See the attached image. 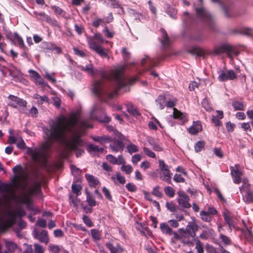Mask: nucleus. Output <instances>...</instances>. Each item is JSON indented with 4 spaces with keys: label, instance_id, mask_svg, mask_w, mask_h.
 I'll list each match as a JSON object with an SVG mask.
<instances>
[{
    "label": "nucleus",
    "instance_id": "nucleus-1",
    "mask_svg": "<svg viewBox=\"0 0 253 253\" xmlns=\"http://www.w3.org/2000/svg\"><path fill=\"white\" fill-rule=\"evenodd\" d=\"M92 126L86 119L80 120L77 113L71 114L67 119L63 115L56 117L55 120L49 122V128L44 129L46 140L39 148H27V153L32 160L37 164L44 165L46 163L48 150L55 141H64V145L68 151H76L77 157H80L84 150L82 147L85 143L81 138L85 128H92Z\"/></svg>",
    "mask_w": 253,
    "mask_h": 253
},
{
    "label": "nucleus",
    "instance_id": "nucleus-2",
    "mask_svg": "<svg viewBox=\"0 0 253 253\" xmlns=\"http://www.w3.org/2000/svg\"><path fill=\"white\" fill-rule=\"evenodd\" d=\"M82 69L89 75H98L101 77V80L94 82L92 91L104 102L113 97L117 94L119 90L126 86L128 84L123 74V67L116 68L111 74H108L102 69H94L92 64L82 66Z\"/></svg>",
    "mask_w": 253,
    "mask_h": 253
},
{
    "label": "nucleus",
    "instance_id": "nucleus-3",
    "mask_svg": "<svg viewBox=\"0 0 253 253\" xmlns=\"http://www.w3.org/2000/svg\"><path fill=\"white\" fill-rule=\"evenodd\" d=\"M13 172L15 173L14 178L16 184L19 188L22 191V196L24 198V202L26 204H29L31 199L29 196L39 195L41 194V186L37 182L34 183L32 187H29L27 192H25L27 186V180L28 178V174L27 172L22 169L20 165L16 166L13 168Z\"/></svg>",
    "mask_w": 253,
    "mask_h": 253
},
{
    "label": "nucleus",
    "instance_id": "nucleus-4",
    "mask_svg": "<svg viewBox=\"0 0 253 253\" xmlns=\"http://www.w3.org/2000/svg\"><path fill=\"white\" fill-rule=\"evenodd\" d=\"M107 128L108 131H112L115 136L112 143L110 144V147L112 151L114 152H118L120 150L123 151L125 147L123 141L125 139V136L118 130L115 129L112 126H108Z\"/></svg>",
    "mask_w": 253,
    "mask_h": 253
},
{
    "label": "nucleus",
    "instance_id": "nucleus-5",
    "mask_svg": "<svg viewBox=\"0 0 253 253\" xmlns=\"http://www.w3.org/2000/svg\"><path fill=\"white\" fill-rule=\"evenodd\" d=\"M93 39L98 41L100 42H104V39L99 33L94 34L92 38H89L88 40L89 47L92 50L95 51L100 56L109 58V55L105 49L101 45L96 43Z\"/></svg>",
    "mask_w": 253,
    "mask_h": 253
},
{
    "label": "nucleus",
    "instance_id": "nucleus-6",
    "mask_svg": "<svg viewBox=\"0 0 253 253\" xmlns=\"http://www.w3.org/2000/svg\"><path fill=\"white\" fill-rule=\"evenodd\" d=\"M242 194L243 201L247 204L253 203V191L251 190L250 184L247 178L242 180V185L239 187Z\"/></svg>",
    "mask_w": 253,
    "mask_h": 253
},
{
    "label": "nucleus",
    "instance_id": "nucleus-7",
    "mask_svg": "<svg viewBox=\"0 0 253 253\" xmlns=\"http://www.w3.org/2000/svg\"><path fill=\"white\" fill-rule=\"evenodd\" d=\"M198 18L207 24L210 28L213 29L214 19L213 17L203 6L195 8Z\"/></svg>",
    "mask_w": 253,
    "mask_h": 253
},
{
    "label": "nucleus",
    "instance_id": "nucleus-8",
    "mask_svg": "<svg viewBox=\"0 0 253 253\" xmlns=\"http://www.w3.org/2000/svg\"><path fill=\"white\" fill-rule=\"evenodd\" d=\"M8 98L11 101V102L8 103L9 106L14 108H16L17 106H18L21 107L19 109L20 112L24 114H28L29 111L27 108V103L26 100L13 95H9Z\"/></svg>",
    "mask_w": 253,
    "mask_h": 253
},
{
    "label": "nucleus",
    "instance_id": "nucleus-9",
    "mask_svg": "<svg viewBox=\"0 0 253 253\" xmlns=\"http://www.w3.org/2000/svg\"><path fill=\"white\" fill-rule=\"evenodd\" d=\"M159 168L161 171L160 177L162 180L167 182L168 183H171L172 172L169 169V166L165 163L162 160L159 161Z\"/></svg>",
    "mask_w": 253,
    "mask_h": 253
},
{
    "label": "nucleus",
    "instance_id": "nucleus-10",
    "mask_svg": "<svg viewBox=\"0 0 253 253\" xmlns=\"http://www.w3.org/2000/svg\"><path fill=\"white\" fill-rule=\"evenodd\" d=\"M217 73L218 74V80L220 82L234 80L237 77L236 74L233 70H229L227 71L220 70L217 72Z\"/></svg>",
    "mask_w": 253,
    "mask_h": 253
},
{
    "label": "nucleus",
    "instance_id": "nucleus-11",
    "mask_svg": "<svg viewBox=\"0 0 253 253\" xmlns=\"http://www.w3.org/2000/svg\"><path fill=\"white\" fill-rule=\"evenodd\" d=\"M178 197L177 202L178 204L185 208H189L191 207V204L189 203V198L188 196L183 191H179L177 192Z\"/></svg>",
    "mask_w": 253,
    "mask_h": 253
},
{
    "label": "nucleus",
    "instance_id": "nucleus-12",
    "mask_svg": "<svg viewBox=\"0 0 253 253\" xmlns=\"http://www.w3.org/2000/svg\"><path fill=\"white\" fill-rule=\"evenodd\" d=\"M238 165H235V169L232 166L230 167L231 174L233 178V182L235 184H239L240 182H242V180L245 178H241L242 173L241 171L238 169Z\"/></svg>",
    "mask_w": 253,
    "mask_h": 253
},
{
    "label": "nucleus",
    "instance_id": "nucleus-13",
    "mask_svg": "<svg viewBox=\"0 0 253 253\" xmlns=\"http://www.w3.org/2000/svg\"><path fill=\"white\" fill-rule=\"evenodd\" d=\"M232 47L227 43H223L216 46L213 49V52L215 54H220L224 52H230L232 51Z\"/></svg>",
    "mask_w": 253,
    "mask_h": 253
},
{
    "label": "nucleus",
    "instance_id": "nucleus-14",
    "mask_svg": "<svg viewBox=\"0 0 253 253\" xmlns=\"http://www.w3.org/2000/svg\"><path fill=\"white\" fill-rule=\"evenodd\" d=\"M223 215L225 223L228 225V230L230 231V232H231L232 227H234L235 226V222L234 220L233 216L228 211L224 212Z\"/></svg>",
    "mask_w": 253,
    "mask_h": 253
},
{
    "label": "nucleus",
    "instance_id": "nucleus-15",
    "mask_svg": "<svg viewBox=\"0 0 253 253\" xmlns=\"http://www.w3.org/2000/svg\"><path fill=\"white\" fill-rule=\"evenodd\" d=\"M34 237L42 243H44L46 244L48 242L47 232L45 230H42L40 233L37 230H35Z\"/></svg>",
    "mask_w": 253,
    "mask_h": 253
},
{
    "label": "nucleus",
    "instance_id": "nucleus-16",
    "mask_svg": "<svg viewBox=\"0 0 253 253\" xmlns=\"http://www.w3.org/2000/svg\"><path fill=\"white\" fill-rule=\"evenodd\" d=\"M4 243L6 249L4 253H13L17 248V244L12 241L4 240Z\"/></svg>",
    "mask_w": 253,
    "mask_h": 253
},
{
    "label": "nucleus",
    "instance_id": "nucleus-17",
    "mask_svg": "<svg viewBox=\"0 0 253 253\" xmlns=\"http://www.w3.org/2000/svg\"><path fill=\"white\" fill-rule=\"evenodd\" d=\"M202 129V126L200 122L197 121L193 123V125L189 128L188 132L193 135L197 134Z\"/></svg>",
    "mask_w": 253,
    "mask_h": 253
},
{
    "label": "nucleus",
    "instance_id": "nucleus-18",
    "mask_svg": "<svg viewBox=\"0 0 253 253\" xmlns=\"http://www.w3.org/2000/svg\"><path fill=\"white\" fill-rule=\"evenodd\" d=\"M173 116L174 119L179 120L182 123H184L187 121V115L180 112L175 108H173Z\"/></svg>",
    "mask_w": 253,
    "mask_h": 253
},
{
    "label": "nucleus",
    "instance_id": "nucleus-19",
    "mask_svg": "<svg viewBox=\"0 0 253 253\" xmlns=\"http://www.w3.org/2000/svg\"><path fill=\"white\" fill-rule=\"evenodd\" d=\"M198 230V226L195 223L189 224L187 225L184 231L188 233L191 237H195L196 231Z\"/></svg>",
    "mask_w": 253,
    "mask_h": 253
},
{
    "label": "nucleus",
    "instance_id": "nucleus-20",
    "mask_svg": "<svg viewBox=\"0 0 253 253\" xmlns=\"http://www.w3.org/2000/svg\"><path fill=\"white\" fill-rule=\"evenodd\" d=\"M146 64H148L149 68H153L157 65L154 59L150 58L148 56L145 55L141 61V65L144 66Z\"/></svg>",
    "mask_w": 253,
    "mask_h": 253
},
{
    "label": "nucleus",
    "instance_id": "nucleus-21",
    "mask_svg": "<svg viewBox=\"0 0 253 253\" xmlns=\"http://www.w3.org/2000/svg\"><path fill=\"white\" fill-rule=\"evenodd\" d=\"M85 177L86 178L88 184L90 187H95L99 183L98 179L92 175L89 174H85Z\"/></svg>",
    "mask_w": 253,
    "mask_h": 253
},
{
    "label": "nucleus",
    "instance_id": "nucleus-22",
    "mask_svg": "<svg viewBox=\"0 0 253 253\" xmlns=\"http://www.w3.org/2000/svg\"><path fill=\"white\" fill-rule=\"evenodd\" d=\"M216 112L218 115V117L215 116H212V122L214 124L215 126H220L221 125V122L220 119H221L223 117V111L220 110H217Z\"/></svg>",
    "mask_w": 253,
    "mask_h": 253
},
{
    "label": "nucleus",
    "instance_id": "nucleus-23",
    "mask_svg": "<svg viewBox=\"0 0 253 253\" xmlns=\"http://www.w3.org/2000/svg\"><path fill=\"white\" fill-rule=\"evenodd\" d=\"M111 178L116 184H118V182L122 184H124L126 182L125 177L121 175L119 172L117 173L115 176H112Z\"/></svg>",
    "mask_w": 253,
    "mask_h": 253
},
{
    "label": "nucleus",
    "instance_id": "nucleus-24",
    "mask_svg": "<svg viewBox=\"0 0 253 253\" xmlns=\"http://www.w3.org/2000/svg\"><path fill=\"white\" fill-rule=\"evenodd\" d=\"M92 139L94 141L98 142L102 144L105 143L106 142H111V143L113 142L112 138L107 136H94L92 137Z\"/></svg>",
    "mask_w": 253,
    "mask_h": 253
},
{
    "label": "nucleus",
    "instance_id": "nucleus-25",
    "mask_svg": "<svg viewBox=\"0 0 253 253\" xmlns=\"http://www.w3.org/2000/svg\"><path fill=\"white\" fill-rule=\"evenodd\" d=\"M238 33L246 36H252L253 35V28L248 27H241L238 30Z\"/></svg>",
    "mask_w": 253,
    "mask_h": 253
},
{
    "label": "nucleus",
    "instance_id": "nucleus-26",
    "mask_svg": "<svg viewBox=\"0 0 253 253\" xmlns=\"http://www.w3.org/2000/svg\"><path fill=\"white\" fill-rule=\"evenodd\" d=\"M13 39L14 40L17 42V45L20 48L23 49H25L27 48L24 43L22 38L17 33H14Z\"/></svg>",
    "mask_w": 253,
    "mask_h": 253
},
{
    "label": "nucleus",
    "instance_id": "nucleus-27",
    "mask_svg": "<svg viewBox=\"0 0 253 253\" xmlns=\"http://www.w3.org/2000/svg\"><path fill=\"white\" fill-rule=\"evenodd\" d=\"M163 233L170 235L172 234V229L166 223H162L160 224V227Z\"/></svg>",
    "mask_w": 253,
    "mask_h": 253
},
{
    "label": "nucleus",
    "instance_id": "nucleus-28",
    "mask_svg": "<svg viewBox=\"0 0 253 253\" xmlns=\"http://www.w3.org/2000/svg\"><path fill=\"white\" fill-rule=\"evenodd\" d=\"M34 98L37 100L39 104H42L44 102H48V98L46 95L41 96L37 93H35L33 96Z\"/></svg>",
    "mask_w": 253,
    "mask_h": 253
},
{
    "label": "nucleus",
    "instance_id": "nucleus-29",
    "mask_svg": "<svg viewBox=\"0 0 253 253\" xmlns=\"http://www.w3.org/2000/svg\"><path fill=\"white\" fill-rule=\"evenodd\" d=\"M157 105L160 109H163L166 105L165 97L160 95L156 100Z\"/></svg>",
    "mask_w": 253,
    "mask_h": 253
},
{
    "label": "nucleus",
    "instance_id": "nucleus-30",
    "mask_svg": "<svg viewBox=\"0 0 253 253\" xmlns=\"http://www.w3.org/2000/svg\"><path fill=\"white\" fill-rule=\"evenodd\" d=\"M104 2L108 6L111 7L113 8H119L121 6L117 0H104Z\"/></svg>",
    "mask_w": 253,
    "mask_h": 253
},
{
    "label": "nucleus",
    "instance_id": "nucleus-31",
    "mask_svg": "<svg viewBox=\"0 0 253 253\" xmlns=\"http://www.w3.org/2000/svg\"><path fill=\"white\" fill-rule=\"evenodd\" d=\"M87 150L89 153H92L99 151L102 152L103 151V148H99L97 145L91 144L88 146Z\"/></svg>",
    "mask_w": 253,
    "mask_h": 253
},
{
    "label": "nucleus",
    "instance_id": "nucleus-32",
    "mask_svg": "<svg viewBox=\"0 0 253 253\" xmlns=\"http://www.w3.org/2000/svg\"><path fill=\"white\" fill-rule=\"evenodd\" d=\"M86 194V202L88 203V205L91 208L92 207H94L96 205V202L95 200L92 198V196L90 194V193L86 191L85 192Z\"/></svg>",
    "mask_w": 253,
    "mask_h": 253
},
{
    "label": "nucleus",
    "instance_id": "nucleus-33",
    "mask_svg": "<svg viewBox=\"0 0 253 253\" xmlns=\"http://www.w3.org/2000/svg\"><path fill=\"white\" fill-rule=\"evenodd\" d=\"M161 31L163 35V39L161 40V43L164 46H165L169 44V38L166 32L164 29H162Z\"/></svg>",
    "mask_w": 253,
    "mask_h": 253
},
{
    "label": "nucleus",
    "instance_id": "nucleus-34",
    "mask_svg": "<svg viewBox=\"0 0 253 253\" xmlns=\"http://www.w3.org/2000/svg\"><path fill=\"white\" fill-rule=\"evenodd\" d=\"M91 235L94 241H99L101 239V234L100 231L96 229L90 230Z\"/></svg>",
    "mask_w": 253,
    "mask_h": 253
},
{
    "label": "nucleus",
    "instance_id": "nucleus-35",
    "mask_svg": "<svg viewBox=\"0 0 253 253\" xmlns=\"http://www.w3.org/2000/svg\"><path fill=\"white\" fill-rule=\"evenodd\" d=\"M200 216L201 219L205 222H210L212 219V216L205 211H201Z\"/></svg>",
    "mask_w": 253,
    "mask_h": 253
},
{
    "label": "nucleus",
    "instance_id": "nucleus-36",
    "mask_svg": "<svg viewBox=\"0 0 253 253\" xmlns=\"http://www.w3.org/2000/svg\"><path fill=\"white\" fill-rule=\"evenodd\" d=\"M205 142L204 141H203V140L198 141L195 144V146H194L195 151L196 152H199L202 151V149L205 147Z\"/></svg>",
    "mask_w": 253,
    "mask_h": 253
},
{
    "label": "nucleus",
    "instance_id": "nucleus-37",
    "mask_svg": "<svg viewBox=\"0 0 253 253\" xmlns=\"http://www.w3.org/2000/svg\"><path fill=\"white\" fill-rule=\"evenodd\" d=\"M232 106L235 110H244V105L239 101H235L232 103Z\"/></svg>",
    "mask_w": 253,
    "mask_h": 253
},
{
    "label": "nucleus",
    "instance_id": "nucleus-38",
    "mask_svg": "<svg viewBox=\"0 0 253 253\" xmlns=\"http://www.w3.org/2000/svg\"><path fill=\"white\" fill-rule=\"evenodd\" d=\"M196 241V247L195 248L197 251L198 253H204V250L203 248V245L202 243L199 240L194 239Z\"/></svg>",
    "mask_w": 253,
    "mask_h": 253
},
{
    "label": "nucleus",
    "instance_id": "nucleus-39",
    "mask_svg": "<svg viewBox=\"0 0 253 253\" xmlns=\"http://www.w3.org/2000/svg\"><path fill=\"white\" fill-rule=\"evenodd\" d=\"M212 232L213 230L211 229L203 231L200 235V237L202 239H207L212 234Z\"/></svg>",
    "mask_w": 253,
    "mask_h": 253
},
{
    "label": "nucleus",
    "instance_id": "nucleus-40",
    "mask_svg": "<svg viewBox=\"0 0 253 253\" xmlns=\"http://www.w3.org/2000/svg\"><path fill=\"white\" fill-rule=\"evenodd\" d=\"M164 191L165 194L170 198H172L175 194V192L173 189L170 186H166L164 188Z\"/></svg>",
    "mask_w": 253,
    "mask_h": 253
},
{
    "label": "nucleus",
    "instance_id": "nucleus-41",
    "mask_svg": "<svg viewBox=\"0 0 253 253\" xmlns=\"http://www.w3.org/2000/svg\"><path fill=\"white\" fill-rule=\"evenodd\" d=\"M126 148L129 153L132 154L138 151V148L136 145L132 143H130L127 145Z\"/></svg>",
    "mask_w": 253,
    "mask_h": 253
},
{
    "label": "nucleus",
    "instance_id": "nucleus-42",
    "mask_svg": "<svg viewBox=\"0 0 253 253\" xmlns=\"http://www.w3.org/2000/svg\"><path fill=\"white\" fill-rule=\"evenodd\" d=\"M202 106L205 108V109L209 112H211L212 110V109L211 107V104L209 103L208 99L207 98H205L203 100L202 102Z\"/></svg>",
    "mask_w": 253,
    "mask_h": 253
},
{
    "label": "nucleus",
    "instance_id": "nucleus-43",
    "mask_svg": "<svg viewBox=\"0 0 253 253\" xmlns=\"http://www.w3.org/2000/svg\"><path fill=\"white\" fill-rule=\"evenodd\" d=\"M81 186L80 185H77L75 183H73L72 185V190L74 193L76 194L77 196L81 195Z\"/></svg>",
    "mask_w": 253,
    "mask_h": 253
},
{
    "label": "nucleus",
    "instance_id": "nucleus-44",
    "mask_svg": "<svg viewBox=\"0 0 253 253\" xmlns=\"http://www.w3.org/2000/svg\"><path fill=\"white\" fill-rule=\"evenodd\" d=\"M112 242L113 240L111 239L110 241L106 243V246L111 253H116V245L114 246Z\"/></svg>",
    "mask_w": 253,
    "mask_h": 253
},
{
    "label": "nucleus",
    "instance_id": "nucleus-45",
    "mask_svg": "<svg viewBox=\"0 0 253 253\" xmlns=\"http://www.w3.org/2000/svg\"><path fill=\"white\" fill-rule=\"evenodd\" d=\"M70 169L72 174L75 176L80 175L82 172V170L80 169L77 168L73 165H70Z\"/></svg>",
    "mask_w": 253,
    "mask_h": 253
},
{
    "label": "nucleus",
    "instance_id": "nucleus-46",
    "mask_svg": "<svg viewBox=\"0 0 253 253\" xmlns=\"http://www.w3.org/2000/svg\"><path fill=\"white\" fill-rule=\"evenodd\" d=\"M121 170L125 172L127 174H129L131 173L132 171V167L129 165H123L121 167Z\"/></svg>",
    "mask_w": 253,
    "mask_h": 253
},
{
    "label": "nucleus",
    "instance_id": "nucleus-47",
    "mask_svg": "<svg viewBox=\"0 0 253 253\" xmlns=\"http://www.w3.org/2000/svg\"><path fill=\"white\" fill-rule=\"evenodd\" d=\"M101 109L100 106L98 104H95L92 107V109L90 113V117L91 119H96V117L94 116V113L95 112Z\"/></svg>",
    "mask_w": 253,
    "mask_h": 253
},
{
    "label": "nucleus",
    "instance_id": "nucleus-48",
    "mask_svg": "<svg viewBox=\"0 0 253 253\" xmlns=\"http://www.w3.org/2000/svg\"><path fill=\"white\" fill-rule=\"evenodd\" d=\"M49 249L50 251L53 253H59L60 251V249L59 246L53 245L51 244H49Z\"/></svg>",
    "mask_w": 253,
    "mask_h": 253
},
{
    "label": "nucleus",
    "instance_id": "nucleus-49",
    "mask_svg": "<svg viewBox=\"0 0 253 253\" xmlns=\"http://www.w3.org/2000/svg\"><path fill=\"white\" fill-rule=\"evenodd\" d=\"M102 192L104 193L105 197L110 201H112V196L110 194L109 190L106 188L105 187H103L102 188Z\"/></svg>",
    "mask_w": 253,
    "mask_h": 253
},
{
    "label": "nucleus",
    "instance_id": "nucleus-50",
    "mask_svg": "<svg viewBox=\"0 0 253 253\" xmlns=\"http://www.w3.org/2000/svg\"><path fill=\"white\" fill-rule=\"evenodd\" d=\"M83 220L84 223L86 224V225L90 227L93 226V223L87 215H84L83 217Z\"/></svg>",
    "mask_w": 253,
    "mask_h": 253
},
{
    "label": "nucleus",
    "instance_id": "nucleus-51",
    "mask_svg": "<svg viewBox=\"0 0 253 253\" xmlns=\"http://www.w3.org/2000/svg\"><path fill=\"white\" fill-rule=\"evenodd\" d=\"M143 151L147 156L150 158H155L156 157L155 154L146 147H143Z\"/></svg>",
    "mask_w": 253,
    "mask_h": 253
},
{
    "label": "nucleus",
    "instance_id": "nucleus-52",
    "mask_svg": "<svg viewBox=\"0 0 253 253\" xmlns=\"http://www.w3.org/2000/svg\"><path fill=\"white\" fill-rule=\"evenodd\" d=\"M104 19L103 18H97L92 22V26L97 28L102 23H104Z\"/></svg>",
    "mask_w": 253,
    "mask_h": 253
},
{
    "label": "nucleus",
    "instance_id": "nucleus-53",
    "mask_svg": "<svg viewBox=\"0 0 253 253\" xmlns=\"http://www.w3.org/2000/svg\"><path fill=\"white\" fill-rule=\"evenodd\" d=\"M35 15H36V17L38 18V16H40V19L42 20L43 21H46L47 18L48 17V15L46 14L44 12H34Z\"/></svg>",
    "mask_w": 253,
    "mask_h": 253
},
{
    "label": "nucleus",
    "instance_id": "nucleus-54",
    "mask_svg": "<svg viewBox=\"0 0 253 253\" xmlns=\"http://www.w3.org/2000/svg\"><path fill=\"white\" fill-rule=\"evenodd\" d=\"M126 187L128 191L131 192H135L137 189L136 186L132 183H127Z\"/></svg>",
    "mask_w": 253,
    "mask_h": 253
},
{
    "label": "nucleus",
    "instance_id": "nucleus-55",
    "mask_svg": "<svg viewBox=\"0 0 253 253\" xmlns=\"http://www.w3.org/2000/svg\"><path fill=\"white\" fill-rule=\"evenodd\" d=\"M11 189V186L10 184H6L2 185L0 187V191L5 192V193H8V192H10Z\"/></svg>",
    "mask_w": 253,
    "mask_h": 253
},
{
    "label": "nucleus",
    "instance_id": "nucleus-56",
    "mask_svg": "<svg viewBox=\"0 0 253 253\" xmlns=\"http://www.w3.org/2000/svg\"><path fill=\"white\" fill-rule=\"evenodd\" d=\"M29 73L30 74L31 77L35 80V82L37 80L40 76V74L38 72L33 70H30L29 71Z\"/></svg>",
    "mask_w": 253,
    "mask_h": 253
},
{
    "label": "nucleus",
    "instance_id": "nucleus-57",
    "mask_svg": "<svg viewBox=\"0 0 253 253\" xmlns=\"http://www.w3.org/2000/svg\"><path fill=\"white\" fill-rule=\"evenodd\" d=\"M28 113L27 115H30L32 117H36L38 113V110L35 107H32L30 110H28Z\"/></svg>",
    "mask_w": 253,
    "mask_h": 253
},
{
    "label": "nucleus",
    "instance_id": "nucleus-58",
    "mask_svg": "<svg viewBox=\"0 0 253 253\" xmlns=\"http://www.w3.org/2000/svg\"><path fill=\"white\" fill-rule=\"evenodd\" d=\"M166 206L168 210L172 212L176 211L175 206L172 203L167 202Z\"/></svg>",
    "mask_w": 253,
    "mask_h": 253
},
{
    "label": "nucleus",
    "instance_id": "nucleus-59",
    "mask_svg": "<svg viewBox=\"0 0 253 253\" xmlns=\"http://www.w3.org/2000/svg\"><path fill=\"white\" fill-rule=\"evenodd\" d=\"M106 159L112 164L117 165V158L114 156L109 154L106 156Z\"/></svg>",
    "mask_w": 253,
    "mask_h": 253
},
{
    "label": "nucleus",
    "instance_id": "nucleus-60",
    "mask_svg": "<svg viewBox=\"0 0 253 253\" xmlns=\"http://www.w3.org/2000/svg\"><path fill=\"white\" fill-rule=\"evenodd\" d=\"M45 21L53 26H58L57 21L55 19L51 18L50 16H48Z\"/></svg>",
    "mask_w": 253,
    "mask_h": 253
},
{
    "label": "nucleus",
    "instance_id": "nucleus-61",
    "mask_svg": "<svg viewBox=\"0 0 253 253\" xmlns=\"http://www.w3.org/2000/svg\"><path fill=\"white\" fill-rule=\"evenodd\" d=\"M35 253H44V250L42 246L36 244L34 245Z\"/></svg>",
    "mask_w": 253,
    "mask_h": 253
},
{
    "label": "nucleus",
    "instance_id": "nucleus-62",
    "mask_svg": "<svg viewBox=\"0 0 253 253\" xmlns=\"http://www.w3.org/2000/svg\"><path fill=\"white\" fill-rule=\"evenodd\" d=\"M173 180L176 182H184L185 181V179L178 174H175L174 175Z\"/></svg>",
    "mask_w": 253,
    "mask_h": 253
},
{
    "label": "nucleus",
    "instance_id": "nucleus-63",
    "mask_svg": "<svg viewBox=\"0 0 253 253\" xmlns=\"http://www.w3.org/2000/svg\"><path fill=\"white\" fill-rule=\"evenodd\" d=\"M103 32L105 33L106 37L109 38H112L114 36V33L113 32L110 31L107 26L105 27L103 30Z\"/></svg>",
    "mask_w": 253,
    "mask_h": 253
},
{
    "label": "nucleus",
    "instance_id": "nucleus-64",
    "mask_svg": "<svg viewBox=\"0 0 253 253\" xmlns=\"http://www.w3.org/2000/svg\"><path fill=\"white\" fill-rule=\"evenodd\" d=\"M152 193L153 195L156 196L159 198H161L163 195L161 192L160 191H159L158 187H154L153 188Z\"/></svg>",
    "mask_w": 253,
    "mask_h": 253
}]
</instances>
